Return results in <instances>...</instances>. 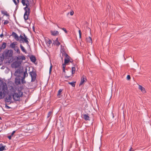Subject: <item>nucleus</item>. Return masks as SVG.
Masks as SVG:
<instances>
[{"instance_id": "de8ad7c7", "label": "nucleus", "mask_w": 151, "mask_h": 151, "mask_svg": "<svg viewBox=\"0 0 151 151\" xmlns=\"http://www.w3.org/2000/svg\"><path fill=\"white\" fill-rule=\"evenodd\" d=\"M15 131H14L11 134V135L12 136L14 135V134L15 133Z\"/></svg>"}, {"instance_id": "f257e3e1", "label": "nucleus", "mask_w": 151, "mask_h": 151, "mask_svg": "<svg viewBox=\"0 0 151 151\" xmlns=\"http://www.w3.org/2000/svg\"><path fill=\"white\" fill-rule=\"evenodd\" d=\"M8 91L6 83L0 81V99L3 98V94H5Z\"/></svg>"}, {"instance_id": "e2e57ef3", "label": "nucleus", "mask_w": 151, "mask_h": 151, "mask_svg": "<svg viewBox=\"0 0 151 151\" xmlns=\"http://www.w3.org/2000/svg\"><path fill=\"white\" fill-rule=\"evenodd\" d=\"M70 62H73V61H70Z\"/></svg>"}, {"instance_id": "4c0bfd02", "label": "nucleus", "mask_w": 151, "mask_h": 151, "mask_svg": "<svg viewBox=\"0 0 151 151\" xmlns=\"http://www.w3.org/2000/svg\"><path fill=\"white\" fill-rule=\"evenodd\" d=\"M21 56H19L18 57H17V59L18 60H21Z\"/></svg>"}, {"instance_id": "ddd939ff", "label": "nucleus", "mask_w": 151, "mask_h": 151, "mask_svg": "<svg viewBox=\"0 0 151 151\" xmlns=\"http://www.w3.org/2000/svg\"><path fill=\"white\" fill-rule=\"evenodd\" d=\"M139 89L143 93H145L146 92V91L145 88L143 87L142 86L139 85Z\"/></svg>"}, {"instance_id": "b1692460", "label": "nucleus", "mask_w": 151, "mask_h": 151, "mask_svg": "<svg viewBox=\"0 0 151 151\" xmlns=\"http://www.w3.org/2000/svg\"><path fill=\"white\" fill-rule=\"evenodd\" d=\"M75 82H69L68 84L71 85L73 87H75Z\"/></svg>"}, {"instance_id": "ea45409f", "label": "nucleus", "mask_w": 151, "mask_h": 151, "mask_svg": "<svg viewBox=\"0 0 151 151\" xmlns=\"http://www.w3.org/2000/svg\"><path fill=\"white\" fill-rule=\"evenodd\" d=\"M21 58L22 60H25L26 59L25 57L24 56H21Z\"/></svg>"}, {"instance_id": "20e7f679", "label": "nucleus", "mask_w": 151, "mask_h": 151, "mask_svg": "<svg viewBox=\"0 0 151 151\" xmlns=\"http://www.w3.org/2000/svg\"><path fill=\"white\" fill-rule=\"evenodd\" d=\"M12 50H8L5 51L2 55V56L4 58V57L6 59H9V58L12 57Z\"/></svg>"}, {"instance_id": "f03ea898", "label": "nucleus", "mask_w": 151, "mask_h": 151, "mask_svg": "<svg viewBox=\"0 0 151 151\" xmlns=\"http://www.w3.org/2000/svg\"><path fill=\"white\" fill-rule=\"evenodd\" d=\"M26 2L27 3L26 6L24 8L25 11V13L24 15V18L25 21L28 19V16L30 13V8H29V2L28 0H27Z\"/></svg>"}, {"instance_id": "58836bf2", "label": "nucleus", "mask_w": 151, "mask_h": 151, "mask_svg": "<svg viewBox=\"0 0 151 151\" xmlns=\"http://www.w3.org/2000/svg\"><path fill=\"white\" fill-rule=\"evenodd\" d=\"M5 107L7 109H9L11 108V107L9 106H7V105L5 104Z\"/></svg>"}, {"instance_id": "a19ab883", "label": "nucleus", "mask_w": 151, "mask_h": 151, "mask_svg": "<svg viewBox=\"0 0 151 151\" xmlns=\"http://www.w3.org/2000/svg\"><path fill=\"white\" fill-rule=\"evenodd\" d=\"M127 80H129L130 78V76L129 75H128L127 76Z\"/></svg>"}, {"instance_id": "c756f323", "label": "nucleus", "mask_w": 151, "mask_h": 151, "mask_svg": "<svg viewBox=\"0 0 151 151\" xmlns=\"http://www.w3.org/2000/svg\"><path fill=\"white\" fill-rule=\"evenodd\" d=\"M52 65L51 64V63H50V69H49V73L50 74H51V72L52 71Z\"/></svg>"}, {"instance_id": "a211bd4d", "label": "nucleus", "mask_w": 151, "mask_h": 151, "mask_svg": "<svg viewBox=\"0 0 151 151\" xmlns=\"http://www.w3.org/2000/svg\"><path fill=\"white\" fill-rule=\"evenodd\" d=\"M83 117L84 119L86 120H90L89 116L86 114H85L83 115Z\"/></svg>"}, {"instance_id": "09e8293b", "label": "nucleus", "mask_w": 151, "mask_h": 151, "mask_svg": "<svg viewBox=\"0 0 151 151\" xmlns=\"http://www.w3.org/2000/svg\"><path fill=\"white\" fill-rule=\"evenodd\" d=\"M70 76H65V79H68Z\"/></svg>"}, {"instance_id": "c9c22d12", "label": "nucleus", "mask_w": 151, "mask_h": 151, "mask_svg": "<svg viewBox=\"0 0 151 151\" xmlns=\"http://www.w3.org/2000/svg\"><path fill=\"white\" fill-rule=\"evenodd\" d=\"M9 23V21L8 20H5L4 21V25L6 24H8Z\"/></svg>"}, {"instance_id": "dca6fc26", "label": "nucleus", "mask_w": 151, "mask_h": 151, "mask_svg": "<svg viewBox=\"0 0 151 151\" xmlns=\"http://www.w3.org/2000/svg\"><path fill=\"white\" fill-rule=\"evenodd\" d=\"M6 42H3L2 45L0 47L1 48V49L3 50L6 47Z\"/></svg>"}, {"instance_id": "bb28decb", "label": "nucleus", "mask_w": 151, "mask_h": 151, "mask_svg": "<svg viewBox=\"0 0 151 151\" xmlns=\"http://www.w3.org/2000/svg\"><path fill=\"white\" fill-rule=\"evenodd\" d=\"M14 50L15 51H17V53H19V52H20L19 50V49H18V47L17 46L16 47L14 48Z\"/></svg>"}, {"instance_id": "72a5a7b5", "label": "nucleus", "mask_w": 151, "mask_h": 151, "mask_svg": "<svg viewBox=\"0 0 151 151\" xmlns=\"http://www.w3.org/2000/svg\"><path fill=\"white\" fill-rule=\"evenodd\" d=\"M51 114H52V112L50 111L47 114V118H48L49 117H50L51 116Z\"/></svg>"}, {"instance_id": "5701e85b", "label": "nucleus", "mask_w": 151, "mask_h": 151, "mask_svg": "<svg viewBox=\"0 0 151 151\" xmlns=\"http://www.w3.org/2000/svg\"><path fill=\"white\" fill-rule=\"evenodd\" d=\"M76 70V68L74 67H72V74H74Z\"/></svg>"}, {"instance_id": "79ce46f5", "label": "nucleus", "mask_w": 151, "mask_h": 151, "mask_svg": "<svg viewBox=\"0 0 151 151\" xmlns=\"http://www.w3.org/2000/svg\"><path fill=\"white\" fill-rule=\"evenodd\" d=\"M62 65H63V68H65L66 64H65V63H64V64H63Z\"/></svg>"}, {"instance_id": "6ab92c4d", "label": "nucleus", "mask_w": 151, "mask_h": 151, "mask_svg": "<svg viewBox=\"0 0 151 151\" xmlns=\"http://www.w3.org/2000/svg\"><path fill=\"white\" fill-rule=\"evenodd\" d=\"M20 47L22 51H23L25 53H26V52L25 48L23 47V46L21 44L20 45Z\"/></svg>"}, {"instance_id": "603ef678", "label": "nucleus", "mask_w": 151, "mask_h": 151, "mask_svg": "<svg viewBox=\"0 0 151 151\" xmlns=\"http://www.w3.org/2000/svg\"><path fill=\"white\" fill-rule=\"evenodd\" d=\"M132 147H131L129 150V151H133V150H132Z\"/></svg>"}, {"instance_id": "412c9836", "label": "nucleus", "mask_w": 151, "mask_h": 151, "mask_svg": "<svg viewBox=\"0 0 151 151\" xmlns=\"http://www.w3.org/2000/svg\"><path fill=\"white\" fill-rule=\"evenodd\" d=\"M27 0H22L21 2L23 6H26Z\"/></svg>"}, {"instance_id": "e433bc0d", "label": "nucleus", "mask_w": 151, "mask_h": 151, "mask_svg": "<svg viewBox=\"0 0 151 151\" xmlns=\"http://www.w3.org/2000/svg\"><path fill=\"white\" fill-rule=\"evenodd\" d=\"M62 29L63 30L65 33H67V31L66 30V29L64 28H62Z\"/></svg>"}, {"instance_id": "37998d69", "label": "nucleus", "mask_w": 151, "mask_h": 151, "mask_svg": "<svg viewBox=\"0 0 151 151\" xmlns=\"http://www.w3.org/2000/svg\"><path fill=\"white\" fill-rule=\"evenodd\" d=\"M36 78H34V77H31V81H35Z\"/></svg>"}, {"instance_id": "aec40b11", "label": "nucleus", "mask_w": 151, "mask_h": 151, "mask_svg": "<svg viewBox=\"0 0 151 151\" xmlns=\"http://www.w3.org/2000/svg\"><path fill=\"white\" fill-rule=\"evenodd\" d=\"M63 54L65 56V59H70V57L67 53L65 52Z\"/></svg>"}, {"instance_id": "c85d7f7f", "label": "nucleus", "mask_w": 151, "mask_h": 151, "mask_svg": "<svg viewBox=\"0 0 151 151\" xmlns=\"http://www.w3.org/2000/svg\"><path fill=\"white\" fill-rule=\"evenodd\" d=\"M5 150V146H2L0 147V151H3Z\"/></svg>"}, {"instance_id": "7c9ffc66", "label": "nucleus", "mask_w": 151, "mask_h": 151, "mask_svg": "<svg viewBox=\"0 0 151 151\" xmlns=\"http://www.w3.org/2000/svg\"><path fill=\"white\" fill-rule=\"evenodd\" d=\"M24 77L22 78V77L21 82H22V83L24 84V83H25L26 82L24 80Z\"/></svg>"}, {"instance_id": "1a4fd4ad", "label": "nucleus", "mask_w": 151, "mask_h": 151, "mask_svg": "<svg viewBox=\"0 0 151 151\" xmlns=\"http://www.w3.org/2000/svg\"><path fill=\"white\" fill-rule=\"evenodd\" d=\"M86 79L85 76H83L81 78V81L79 84V86L81 85L84 82H86Z\"/></svg>"}, {"instance_id": "0eeeda50", "label": "nucleus", "mask_w": 151, "mask_h": 151, "mask_svg": "<svg viewBox=\"0 0 151 151\" xmlns=\"http://www.w3.org/2000/svg\"><path fill=\"white\" fill-rule=\"evenodd\" d=\"M21 62L16 61L14 62L12 64V67L13 68H18L21 64Z\"/></svg>"}, {"instance_id": "3c124183", "label": "nucleus", "mask_w": 151, "mask_h": 151, "mask_svg": "<svg viewBox=\"0 0 151 151\" xmlns=\"http://www.w3.org/2000/svg\"><path fill=\"white\" fill-rule=\"evenodd\" d=\"M4 36V35L3 33H2L0 35V37L1 38H2Z\"/></svg>"}, {"instance_id": "423d86ee", "label": "nucleus", "mask_w": 151, "mask_h": 151, "mask_svg": "<svg viewBox=\"0 0 151 151\" xmlns=\"http://www.w3.org/2000/svg\"><path fill=\"white\" fill-rule=\"evenodd\" d=\"M24 37H23V36L21 35H20V37L21 38V40H22V41L23 42H25L27 44H28L29 41L27 40V36L25 35L24 34Z\"/></svg>"}, {"instance_id": "6e6552de", "label": "nucleus", "mask_w": 151, "mask_h": 151, "mask_svg": "<svg viewBox=\"0 0 151 151\" xmlns=\"http://www.w3.org/2000/svg\"><path fill=\"white\" fill-rule=\"evenodd\" d=\"M22 77L20 76H17L15 78V81L16 84L17 85L21 84Z\"/></svg>"}, {"instance_id": "39448f33", "label": "nucleus", "mask_w": 151, "mask_h": 151, "mask_svg": "<svg viewBox=\"0 0 151 151\" xmlns=\"http://www.w3.org/2000/svg\"><path fill=\"white\" fill-rule=\"evenodd\" d=\"M12 95H9L6 96L5 99V103H8L9 104L12 102Z\"/></svg>"}, {"instance_id": "4d7b16f0", "label": "nucleus", "mask_w": 151, "mask_h": 151, "mask_svg": "<svg viewBox=\"0 0 151 151\" xmlns=\"http://www.w3.org/2000/svg\"><path fill=\"white\" fill-rule=\"evenodd\" d=\"M81 34L79 35V37H80V38H81Z\"/></svg>"}, {"instance_id": "680f3d73", "label": "nucleus", "mask_w": 151, "mask_h": 151, "mask_svg": "<svg viewBox=\"0 0 151 151\" xmlns=\"http://www.w3.org/2000/svg\"><path fill=\"white\" fill-rule=\"evenodd\" d=\"M1 117H0V120H1Z\"/></svg>"}, {"instance_id": "bf43d9fd", "label": "nucleus", "mask_w": 151, "mask_h": 151, "mask_svg": "<svg viewBox=\"0 0 151 151\" xmlns=\"http://www.w3.org/2000/svg\"><path fill=\"white\" fill-rule=\"evenodd\" d=\"M32 28H33V30H34V29H35L34 26H33V27H32Z\"/></svg>"}, {"instance_id": "4468645a", "label": "nucleus", "mask_w": 151, "mask_h": 151, "mask_svg": "<svg viewBox=\"0 0 151 151\" xmlns=\"http://www.w3.org/2000/svg\"><path fill=\"white\" fill-rule=\"evenodd\" d=\"M12 35L16 40H18L19 38V36L15 32H13L12 33Z\"/></svg>"}, {"instance_id": "f704fd0d", "label": "nucleus", "mask_w": 151, "mask_h": 151, "mask_svg": "<svg viewBox=\"0 0 151 151\" xmlns=\"http://www.w3.org/2000/svg\"><path fill=\"white\" fill-rule=\"evenodd\" d=\"M62 91V89H60L58 91V93L57 94V95L58 96L60 95V93Z\"/></svg>"}, {"instance_id": "49530a36", "label": "nucleus", "mask_w": 151, "mask_h": 151, "mask_svg": "<svg viewBox=\"0 0 151 151\" xmlns=\"http://www.w3.org/2000/svg\"><path fill=\"white\" fill-rule=\"evenodd\" d=\"M73 13H74V12H73V11H71L70 12V15H73Z\"/></svg>"}, {"instance_id": "052dcab7", "label": "nucleus", "mask_w": 151, "mask_h": 151, "mask_svg": "<svg viewBox=\"0 0 151 151\" xmlns=\"http://www.w3.org/2000/svg\"><path fill=\"white\" fill-rule=\"evenodd\" d=\"M2 50L1 49V48L0 47V52H1V51Z\"/></svg>"}, {"instance_id": "cd10ccee", "label": "nucleus", "mask_w": 151, "mask_h": 151, "mask_svg": "<svg viewBox=\"0 0 151 151\" xmlns=\"http://www.w3.org/2000/svg\"><path fill=\"white\" fill-rule=\"evenodd\" d=\"M55 44L57 46H58L60 45V43L59 41H55Z\"/></svg>"}, {"instance_id": "864d4df0", "label": "nucleus", "mask_w": 151, "mask_h": 151, "mask_svg": "<svg viewBox=\"0 0 151 151\" xmlns=\"http://www.w3.org/2000/svg\"><path fill=\"white\" fill-rule=\"evenodd\" d=\"M63 72L65 73V68H63Z\"/></svg>"}, {"instance_id": "9b49d317", "label": "nucleus", "mask_w": 151, "mask_h": 151, "mask_svg": "<svg viewBox=\"0 0 151 151\" xmlns=\"http://www.w3.org/2000/svg\"><path fill=\"white\" fill-rule=\"evenodd\" d=\"M29 74L31 77H34V78H36V73L35 72L32 71L29 73Z\"/></svg>"}, {"instance_id": "9d476101", "label": "nucleus", "mask_w": 151, "mask_h": 151, "mask_svg": "<svg viewBox=\"0 0 151 151\" xmlns=\"http://www.w3.org/2000/svg\"><path fill=\"white\" fill-rule=\"evenodd\" d=\"M22 72L20 70L18 69L15 71L14 74L16 77L20 76L19 75L21 74Z\"/></svg>"}, {"instance_id": "6e6d98bb", "label": "nucleus", "mask_w": 151, "mask_h": 151, "mask_svg": "<svg viewBox=\"0 0 151 151\" xmlns=\"http://www.w3.org/2000/svg\"><path fill=\"white\" fill-rule=\"evenodd\" d=\"M55 41H58V38H57L56 40H55Z\"/></svg>"}, {"instance_id": "393cba45", "label": "nucleus", "mask_w": 151, "mask_h": 151, "mask_svg": "<svg viewBox=\"0 0 151 151\" xmlns=\"http://www.w3.org/2000/svg\"><path fill=\"white\" fill-rule=\"evenodd\" d=\"M28 76V74L27 73V70H25V72H24V77H26Z\"/></svg>"}, {"instance_id": "2f4dec72", "label": "nucleus", "mask_w": 151, "mask_h": 151, "mask_svg": "<svg viewBox=\"0 0 151 151\" xmlns=\"http://www.w3.org/2000/svg\"><path fill=\"white\" fill-rule=\"evenodd\" d=\"M15 44L14 43V42H13L10 45V46L12 48H15L16 47H15Z\"/></svg>"}, {"instance_id": "a18cd8bd", "label": "nucleus", "mask_w": 151, "mask_h": 151, "mask_svg": "<svg viewBox=\"0 0 151 151\" xmlns=\"http://www.w3.org/2000/svg\"><path fill=\"white\" fill-rule=\"evenodd\" d=\"M12 136L11 135H10V136H8V138L9 139H11V137H12Z\"/></svg>"}, {"instance_id": "4be33fe9", "label": "nucleus", "mask_w": 151, "mask_h": 151, "mask_svg": "<svg viewBox=\"0 0 151 151\" xmlns=\"http://www.w3.org/2000/svg\"><path fill=\"white\" fill-rule=\"evenodd\" d=\"M4 58L1 56L0 57V65H1L3 63V60H4Z\"/></svg>"}, {"instance_id": "a878e982", "label": "nucleus", "mask_w": 151, "mask_h": 151, "mask_svg": "<svg viewBox=\"0 0 151 151\" xmlns=\"http://www.w3.org/2000/svg\"><path fill=\"white\" fill-rule=\"evenodd\" d=\"M69 61H70V59H64V63L65 64L68 63Z\"/></svg>"}, {"instance_id": "473e14b6", "label": "nucleus", "mask_w": 151, "mask_h": 151, "mask_svg": "<svg viewBox=\"0 0 151 151\" xmlns=\"http://www.w3.org/2000/svg\"><path fill=\"white\" fill-rule=\"evenodd\" d=\"M2 12L3 14H4V15H6L7 16H9V15L8 14H7V12L6 11Z\"/></svg>"}, {"instance_id": "8fccbe9b", "label": "nucleus", "mask_w": 151, "mask_h": 151, "mask_svg": "<svg viewBox=\"0 0 151 151\" xmlns=\"http://www.w3.org/2000/svg\"><path fill=\"white\" fill-rule=\"evenodd\" d=\"M52 43V41L50 40H49L48 41V43L49 44H50Z\"/></svg>"}, {"instance_id": "c03bdc74", "label": "nucleus", "mask_w": 151, "mask_h": 151, "mask_svg": "<svg viewBox=\"0 0 151 151\" xmlns=\"http://www.w3.org/2000/svg\"><path fill=\"white\" fill-rule=\"evenodd\" d=\"M13 1L14 2V3L15 4V5H17V3L16 2L15 0H13Z\"/></svg>"}, {"instance_id": "5fc2aeb1", "label": "nucleus", "mask_w": 151, "mask_h": 151, "mask_svg": "<svg viewBox=\"0 0 151 151\" xmlns=\"http://www.w3.org/2000/svg\"><path fill=\"white\" fill-rule=\"evenodd\" d=\"M79 34L80 35V34H81V30H79Z\"/></svg>"}, {"instance_id": "2eb2a0df", "label": "nucleus", "mask_w": 151, "mask_h": 151, "mask_svg": "<svg viewBox=\"0 0 151 151\" xmlns=\"http://www.w3.org/2000/svg\"><path fill=\"white\" fill-rule=\"evenodd\" d=\"M30 60L33 63H35L36 60V58L34 56H31L30 57Z\"/></svg>"}, {"instance_id": "f8f14e48", "label": "nucleus", "mask_w": 151, "mask_h": 151, "mask_svg": "<svg viewBox=\"0 0 151 151\" xmlns=\"http://www.w3.org/2000/svg\"><path fill=\"white\" fill-rule=\"evenodd\" d=\"M51 35L53 36H56L59 34V32L57 31H51Z\"/></svg>"}, {"instance_id": "13d9d810", "label": "nucleus", "mask_w": 151, "mask_h": 151, "mask_svg": "<svg viewBox=\"0 0 151 151\" xmlns=\"http://www.w3.org/2000/svg\"><path fill=\"white\" fill-rule=\"evenodd\" d=\"M17 2H18V3H19V0H17Z\"/></svg>"}, {"instance_id": "f3484780", "label": "nucleus", "mask_w": 151, "mask_h": 151, "mask_svg": "<svg viewBox=\"0 0 151 151\" xmlns=\"http://www.w3.org/2000/svg\"><path fill=\"white\" fill-rule=\"evenodd\" d=\"M86 40L87 42L89 43H92V39L90 37H88L86 38Z\"/></svg>"}, {"instance_id": "7ed1b4c3", "label": "nucleus", "mask_w": 151, "mask_h": 151, "mask_svg": "<svg viewBox=\"0 0 151 151\" xmlns=\"http://www.w3.org/2000/svg\"><path fill=\"white\" fill-rule=\"evenodd\" d=\"M23 95V93L21 91L18 90L17 92H15L12 95V98L15 101H19L20 98L22 97Z\"/></svg>"}]
</instances>
